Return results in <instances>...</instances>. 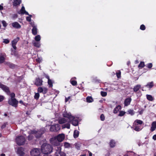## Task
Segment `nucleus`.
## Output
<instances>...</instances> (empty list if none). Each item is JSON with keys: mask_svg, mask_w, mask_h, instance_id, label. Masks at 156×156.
<instances>
[{"mask_svg": "<svg viewBox=\"0 0 156 156\" xmlns=\"http://www.w3.org/2000/svg\"><path fill=\"white\" fill-rule=\"evenodd\" d=\"M79 131L76 130L74 131L73 133V136L74 138H77L79 135Z\"/></svg>", "mask_w": 156, "mask_h": 156, "instance_id": "nucleus-25", "label": "nucleus"}, {"mask_svg": "<svg viewBox=\"0 0 156 156\" xmlns=\"http://www.w3.org/2000/svg\"><path fill=\"white\" fill-rule=\"evenodd\" d=\"M7 65L11 69H14L16 67V65L13 63H7Z\"/></svg>", "mask_w": 156, "mask_h": 156, "instance_id": "nucleus-30", "label": "nucleus"}, {"mask_svg": "<svg viewBox=\"0 0 156 156\" xmlns=\"http://www.w3.org/2000/svg\"><path fill=\"white\" fill-rule=\"evenodd\" d=\"M30 154L32 156H36L40 155V154H41L40 150L39 149L34 148L30 151Z\"/></svg>", "mask_w": 156, "mask_h": 156, "instance_id": "nucleus-5", "label": "nucleus"}, {"mask_svg": "<svg viewBox=\"0 0 156 156\" xmlns=\"http://www.w3.org/2000/svg\"><path fill=\"white\" fill-rule=\"evenodd\" d=\"M44 133V130L43 129H40L38 130L36 134L35 135V137L37 138H39L41 136V135Z\"/></svg>", "mask_w": 156, "mask_h": 156, "instance_id": "nucleus-12", "label": "nucleus"}, {"mask_svg": "<svg viewBox=\"0 0 156 156\" xmlns=\"http://www.w3.org/2000/svg\"><path fill=\"white\" fill-rule=\"evenodd\" d=\"M5 60V58L3 56L0 55V63H3Z\"/></svg>", "mask_w": 156, "mask_h": 156, "instance_id": "nucleus-38", "label": "nucleus"}, {"mask_svg": "<svg viewBox=\"0 0 156 156\" xmlns=\"http://www.w3.org/2000/svg\"><path fill=\"white\" fill-rule=\"evenodd\" d=\"M25 141V138L22 135L17 136L16 139V144L19 146L23 145Z\"/></svg>", "mask_w": 156, "mask_h": 156, "instance_id": "nucleus-2", "label": "nucleus"}, {"mask_svg": "<svg viewBox=\"0 0 156 156\" xmlns=\"http://www.w3.org/2000/svg\"><path fill=\"white\" fill-rule=\"evenodd\" d=\"M70 96H69V97L68 98H66L65 99V102H67L68 101L69 99H70Z\"/></svg>", "mask_w": 156, "mask_h": 156, "instance_id": "nucleus-58", "label": "nucleus"}, {"mask_svg": "<svg viewBox=\"0 0 156 156\" xmlns=\"http://www.w3.org/2000/svg\"><path fill=\"white\" fill-rule=\"evenodd\" d=\"M156 128V122H153L151 124V131L153 132L155 130Z\"/></svg>", "mask_w": 156, "mask_h": 156, "instance_id": "nucleus-20", "label": "nucleus"}, {"mask_svg": "<svg viewBox=\"0 0 156 156\" xmlns=\"http://www.w3.org/2000/svg\"><path fill=\"white\" fill-rule=\"evenodd\" d=\"M37 27H34L32 29V33L33 35H35L37 34Z\"/></svg>", "mask_w": 156, "mask_h": 156, "instance_id": "nucleus-23", "label": "nucleus"}, {"mask_svg": "<svg viewBox=\"0 0 156 156\" xmlns=\"http://www.w3.org/2000/svg\"><path fill=\"white\" fill-rule=\"evenodd\" d=\"M145 66L144 63L143 62H141L138 66V67L139 68H142Z\"/></svg>", "mask_w": 156, "mask_h": 156, "instance_id": "nucleus-34", "label": "nucleus"}, {"mask_svg": "<svg viewBox=\"0 0 156 156\" xmlns=\"http://www.w3.org/2000/svg\"><path fill=\"white\" fill-rule=\"evenodd\" d=\"M131 99L130 98H128L124 101V104L125 106H127L130 104Z\"/></svg>", "mask_w": 156, "mask_h": 156, "instance_id": "nucleus-17", "label": "nucleus"}, {"mask_svg": "<svg viewBox=\"0 0 156 156\" xmlns=\"http://www.w3.org/2000/svg\"><path fill=\"white\" fill-rule=\"evenodd\" d=\"M116 75L118 78H120L121 77V72L120 71H119L116 73Z\"/></svg>", "mask_w": 156, "mask_h": 156, "instance_id": "nucleus-47", "label": "nucleus"}, {"mask_svg": "<svg viewBox=\"0 0 156 156\" xmlns=\"http://www.w3.org/2000/svg\"><path fill=\"white\" fill-rule=\"evenodd\" d=\"M62 116L68 119L69 120L75 118V117L72 116L70 113H68L67 112H64L62 114Z\"/></svg>", "mask_w": 156, "mask_h": 156, "instance_id": "nucleus-6", "label": "nucleus"}, {"mask_svg": "<svg viewBox=\"0 0 156 156\" xmlns=\"http://www.w3.org/2000/svg\"><path fill=\"white\" fill-rule=\"evenodd\" d=\"M58 150H56L55 152V156H66V154L65 153L61 151V148L59 147L58 148Z\"/></svg>", "mask_w": 156, "mask_h": 156, "instance_id": "nucleus-9", "label": "nucleus"}, {"mask_svg": "<svg viewBox=\"0 0 156 156\" xmlns=\"http://www.w3.org/2000/svg\"><path fill=\"white\" fill-rule=\"evenodd\" d=\"M4 97L2 96H0V102H1L3 101L4 99Z\"/></svg>", "mask_w": 156, "mask_h": 156, "instance_id": "nucleus-56", "label": "nucleus"}, {"mask_svg": "<svg viewBox=\"0 0 156 156\" xmlns=\"http://www.w3.org/2000/svg\"><path fill=\"white\" fill-rule=\"evenodd\" d=\"M154 86V83L153 81L148 82L147 84L145 86V87L149 88L150 89L152 88Z\"/></svg>", "mask_w": 156, "mask_h": 156, "instance_id": "nucleus-19", "label": "nucleus"}, {"mask_svg": "<svg viewBox=\"0 0 156 156\" xmlns=\"http://www.w3.org/2000/svg\"><path fill=\"white\" fill-rule=\"evenodd\" d=\"M16 45H12V47L15 50H16L17 48Z\"/></svg>", "mask_w": 156, "mask_h": 156, "instance_id": "nucleus-63", "label": "nucleus"}, {"mask_svg": "<svg viewBox=\"0 0 156 156\" xmlns=\"http://www.w3.org/2000/svg\"><path fill=\"white\" fill-rule=\"evenodd\" d=\"M101 94L102 96L105 97L107 95V93L106 92L101 91Z\"/></svg>", "mask_w": 156, "mask_h": 156, "instance_id": "nucleus-42", "label": "nucleus"}, {"mask_svg": "<svg viewBox=\"0 0 156 156\" xmlns=\"http://www.w3.org/2000/svg\"><path fill=\"white\" fill-rule=\"evenodd\" d=\"M34 46L37 48H39L41 45L40 43L38 41L34 42Z\"/></svg>", "mask_w": 156, "mask_h": 156, "instance_id": "nucleus-35", "label": "nucleus"}, {"mask_svg": "<svg viewBox=\"0 0 156 156\" xmlns=\"http://www.w3.org/2000/svg\"><path fill=\"white\" fill-rule=\"evenodd\" d=\"M20 13L22 14H25L27 15H29V13L27 12L25 10V7L24 6H22L20 10Z\"/></svg>", "mask_w": 156, "mask_h": 156, "instance_id": "nucleus-18", "label": "nucleus"}, {"mask_svg": "<svg viewBox=\"0 0 156 156\" xmlns=\"http://www.w3.org/2000/svg\"><path fill=\"white\" fill-rule=\"evenodd\" d=\"M2 23L3 24V26L4 27H5L7 26V23H6V22L5 21H4V20L2 21Z\"/></svg>", "mask_w": 156, "mask_h": 156, "instance_id": "nucleus-54", "label": "nucleus"}, {"mask_svg": "<svg viewBox=\"0 0 156 156\" xmlns=\"http://www.w3.org/2000/svg\"><path fill=\"white\" fill-rule=\"evenodd\" d=\"M19 103H20V104H21L22 105H25L24 104V103H23V101L22 100H20L19 101Z\"/></svg>", "mask_w": 156, "mask_h": 156, "instance_id": "nucleus-62", "label": "nucleus"}, {"mask_svg": "<svg viewBox=\"0 0 156 156\" xmlns=\"http://www.w3.org/2000/svg\"><path fill=\"white\" fill-rule=\"evenodd\" d=\"M37 91L40 93H42L43 94H45L48 92V90L45 87L43 88L42 87H40L38 88Z\"/></svg>", "mask_w": 156, "mask_h": 156, "instance_id": "nucleus-11", "label": "nucleus"}, {"mask_svg": "<svg viewBox=\"0 0 156 156\" xmlns=\"http://www.w3.org/2000/svg\"><path fill=\"white\" fill-rule=\"evenodd\" d=\"M3 42L5 44H8L9 43V41L8 39H4Z\"/></svg>", "mask_w": 156, "mask_h": 156, "instance_id": "nucleus-49", "label": "nucleus"}, {"mask_svg": "<svg viewBox=\"0 0 156 156\" xmlns=\"http://www.w3.org/2000/svg\"><path fill=\"white\" fill-rule=\"evenodd\" d=\"M34 138L33 136L32 135H29L27 137V139L29 140H31L33 139Z\"/></svg>", "mask_w": 156, "mask_h": 156, "instance_id": "nucleus-48", "label": "nucleus"}, {"mask_svg": "<svg viewBox=\"0 0 156 156\" xmlns=\"http://www.w3.org/2000/svg\"><path fill=\"white\" fill-rule=\"evenodd\" d=\"M9 95H10L11 98H15V94L14 93H12L11 94L10 93V94Z\"/></svg>", "mask_w": 156, "mask_h": 156, "instance_id": "nucleus-50", "label": "nucleus"}, {"mask_svg": "<svg viewBox=\"0 0 156 156\" xmlns=\"http://www.w3.org/2000/svg\"><path fill=\"white\" fill-rule=\"evenodd\" d=\"M0 88H2L8 95L10 94V91L8 87L3 84H0Z\"/></svg>", "mask_w": 156, "mask_h": 156, "instance_id": "nucleus-7", "label": "nucleus"}, {"mask_svg": "<svg viewBox=\"0 0 156 156\" xmlns=\"http://www.w3.org/2000/svg\"><path fill=\"white\" fill-rule=\"evenodd\" d=\"M67 120L65 118H62L58 120V123L60 124H63L66 123Z\"/></svg>", "mask_w": 156, "mask_h": 156, "instance_id": "nucleus-24", "label": "nucleus"}, {"mask_svg": "<svg viewBox=\"0 0 156 156\" xmlns=\"http://www.w3.org/2000/svg\"><path fill=\"white\" fill-rule=\"evenodd\" d=\"M48 84L49 85L50 87H52L53 86L52 83L51 79L48 80Z\"/></svg>", "mask_w": 156, "mask_h": 156, "instance_id": "nucleus-45", "label": "nucleus"}, {"mask_svg": "<svg viewBox=\"0 0 156 156\" xmlns=\"http://www.w3.org/2000/svg\"><path fill=\"white\" fill-rule=\"evenodd\" d=\"M41 150L44 155L48 154L52 151L53 148L50 144H44L41 146Z\"/></svg>", "mask_w": 156, "mask_h": 156, "instance_id": "nucleus-1", "label": "nucleus"}, {"mask_svg": "<svg viewBox=\"0 0 156 156\" xmlns=\"http://www.w3.org/2000/svg\"><path fill=\"white\" fill-rule=\"evenodd\" d=\"M13 7H16L21 3V0H13Z\"/></svg>", "mask_w": 156, "mask_h": 156, "instance_id": "nucleus-14", "label": "nucleus"}, {"mask_svg": "<svg viewBox=\"0 0 156 156\" xmlns=\"http://www.w3.org/2000/svg\"><path fill=\"white\" fill-rule=\"evenodd\" d=\"M20 39L19 37H17L16 38L14 39L12 41V45H16L18 41Z\"/></svg>", "mask_w": 156, "mask_h": 156, "instance_id": "nucleus-26", "label": "nucleus"}, {"mask_svg": "<svg viewBox=\"0 0 156 156\" xmlns=\"http://www.w3.org/2000/svg\"><path fill=\"white\" fill-rule=\"evenodd\" d=\"M24 148L22 147H19L17 151V154L20 156H23L25 153L24 152Z\"/></svg>", "mask_w": 156, "mask_h": 156, "instance_id": "nucleus-10", "label": "nucleus"}, {"mask_svg": "<svg viewBox=\"0 0 156 156\" xmlns=\"http://www.w3.org/2000/svg\"><path fill=\"white\" fill-rule=\"evenodd\" d=\"M152 63H150L147 64V67L149 69H151L152 67Z\"/></svg>", "mask_w": 156, "mask_h": 156, "instance_id": "nucleus-53", "label": "nucleus"}, {"mask_svg": "<svg viewBox=\"0 0 156 156\" xmlns=\"http://www.w3.org/2000/svg\"><path fill=\"white\" fill-rule=\"evenodd\" d=\"M30 24H31V26L33 27H33H36V26H35L34 25V23H30Z\"/></svg>", "mask_w": 156, "mask_h": 156, "instance_id": "nucleus-61", "label": "nucleus"}, {"mask_svg": "<svg viewBox=\"0 0 156 156\" xmlns=\"http://www.w3.org/2000/svg\"><path fill=\"white\" fill-rule=\"evenodd\" d=\"M64 146L65 148H69L70 146V145L69 143L65 142L64 143Z\"/></svg>", "mask_w": 156, "mask_h": 156, "instance_id": "nucleus-39", "label": "nucleus"}, {"mask_svg": "<svg viewBox=\"0 0 156 156\" xmlns=\"http://www.w3.org/2000/svg\"><path fill=\"white\" fill-rule=\"evenodd\" d=\"M65 138V135L64 134H59L56 136V139L59 142L62 141Z\"/></svg>", "mask_w": 156, "mask_h": 156, "instance_id": "nucleus-13", "label": "nucleus"}, {"mask_svg": "<svg viewBox=\"0 0 156 156\" xmlns=\"http://www.w3.org/2000/svg\"><path fill=\"white\" fill-rule=\"evenodd\" d=\"M133 129L136 131H139L141 130V129L137 126H136L133 128Z\"/></svg>", "mask_w": 156, "mask_h": 156, "instance_id": "nucleus-40", "label": "nucleus"}, {"mask_svg": "<svg viewBox=\"0 0 156 156\" xmlns=\"http://www.w3.org/2000/svg\"><path fill=\"white\" fill-rule=\"evenodd\" d=\"M87 101L88 103H90L93 101V99L91 96H88L86 98Z\"/></svg>", "mask_w": 156, "mask_h": 156, "instance_id": "nucleus-31", "label": "nucleus"}, {"mask_svg": "<svg viewBox=\"0 0 156 156\" xmlns=\"http://www.w3.org/2000/svg\"><path fill=\"white\" fill-rule=\"evenodd\" d=\"M60 129V125L58 124H55L54 125H51L50 130L52 132H56L58 131Z\"/></svg>", "mask_w": 156, "mask_h": 156, "instance_id": "nucleus-4", "label": "nucleus"}, {"mask_svg": "<svg viewBox=\"0 0 156 156\" xmlns=\"http://www.w3.org/2000/svg\"><path fill=\"white\" fill-rule=\"evenodd\" d=\"M43 80L42 79L39 77L35 79L34 84L37 86H40L42 85Z\"/></svg>", "mask_w": 156, "mask_h": 156, "instance_id": "nucleus-8", "label": "nucleus"}, {"mask_svg": "<svg viewBox=\"0 0 156 156\" xmlns=\"http://www.w3.org/2000/svg\"><path fill=\"white\" fill-rule=\"evenodd\" d=\"M73 78L76 79V78L74 77ZM73 78H72L70 80V83L73 86H76L77 84V81L76 80H73Z\"/></svg>", "mask_w": 156, "mask_h": 156, "instance_id": "nucleus-29", "label": "nucleus"}, {"mask_svg": "<svg viewBox=\"0 0 156 156\" xmlns=\"http://www.w3.org/2000/svg\"><path fill=\"white\" fill-rule=\"evenodd\" d=\"M62 129L67 128L68 129H69L70 128V124L69 123H66L63 125L62 126Z\"/></svg>", "mask_w": 156, "mask_h": 156, "instance_id": "nucleus-27", "label": "nucleus"}, {"mask_svg": "<svg viewBox=\"0 0 156 156\" xmlns=\"http://www.w3.org/2000/svg\"><path fill=\"white\" fill-rule=\"evenodd\" d=\"M144 110L143 109H141L140 111L139 112V114L141 115L143 114Z\"/></svg>", "mask_w": 156, "mask_h": 156, "instance_id": "nucleus-60", "label": "nucleus"}, {"mask_svg": "<svg viewBox=\"0 0 156 156\" xmlns=\"http://www.w3.org/2000/svg\"><path fill=\"white\" fill-rule=\"evenodd\" d=\"M126 112H125L121 111L119 112V113L118 115L119 116H123L125 114Z\"/></svg>", "mask_w": 156, "mask_h": 156, "instance_id": "nucleus-41", "label": "nucleus"}, {"mask_svg": "<svg viewBox=\"0 0 156 156\" xmlns=\"http://www.w3.org/2000/svg\"><path fill=\"white\" fill-rule=\"evenodd\" d=\"M135 121L136 122V123L139 124L141 125L143 123V121L141 120L137 119Z\"/></svg>", "mask_w": 156, "mask_h": 156, "instance_id": "nucleus-51", "label": "nucleus"}, {"mask_svg": "<svg viewBox=\"0 0 156 156\" xmlns=\"http://www.w3.org/2000/svg\"><path fill=\"white\" fill-rule=\"evenodd\" d=\"M141 87V85L140 84H137L133 88V91L136 92L138 91Z\"/></svg>", "mask_w": 156, "mask_h": 156, "instance_id": "nucleus-22", "label": "nucleus"}, {"mask_svg": "<svg viewBox=\"0 0 156 156\" xmlns=\"http://www.w3.org/2000/svg\"><path fill=\"white\" fill-rule=\"evenodd\" d=\"M100 119L102 121H104L105 119V116L103 114H101L100 116Z\"/></svg>", "mask_w": 156, "mask_h": 156, "instance_id": "nucleus-43", "label": "nucleus"}, {"mask_svg": "<svg viewBox=\"0 0 156 156\" xmlns=\"http://www.w3.org/2000/svg\"><path fill=\"white\" fill-rule=\"evenodd\" d=\"M37 131L36 130H34L31 131V133L32 134H34L35 135H36L37 133Z\"/></svg>", "mask_w": 156, "mask_h": 156, "instance_id": "nucleus-59", "label": "nucleus"}, {"mask_svg": "<svg viewBox=\"0 0 156 156\" xmlns=\"http://www.w3.org/2000/svg\"><path fill=\"white\" fill-rule=\"evenodd\" d=\"M109 145L111 148L114 147L116 145V142L114 140H111L109 142Z\"/></svg>", "mask_w": 156, "mask_h": 156, "instance_id": "nucleus-21", "label": "nucleus"}, {"mask_svg": "<svg viewBox=\"0 0 156 156\" xmlns=\"http://www.w3.org/2000/svg\"><path fill=\"white\" fill-rule=\"evenodd\" d=\"M35 40L36 41H39L41 40V36L40 35H37L35 37Z\"/></svg>", "mask_w": 156, "mask_h": 156, "instance_id": "nucleus-36", "label": "nucleus"}, {"mask_svg": "<svg viewBox=\"0 0 156 156\" xmlns=\"http://www.w3.org/2000/svg\"><path fill=\"white\" fill-rule=\"evenodd\" d=\"M12 25L13 27L16 28L20 29L21 27V25L17 22H16L12 23Z\"/></svg>", "mask_w": 156, "mask_h": 156, "instance_id": "nucleus-16", "label": "nucleus"}, {"mask_svg": "<svg viewBox=\"0 0 156 156\" xmlns=\"http://www.w3.org/2000/svg\"><path fill=\"white\" fill-rule=\"evenodd\" d=\"M8 103L9 105L15 107H16L18 106V101L16 98H10L9 99Z\"/></svg>", "mask_w": 156, "mask_h": 156, "instance_id": "nucleus-3", "label": "nucleus"}, {"mask_svg": "<svg viewBox=\"0 0 156 156\" xmlns=\"http://www.w3.org/2000/svg\"><path fill=\"white\" fill-rule=\"evenodd\" d=\"M69 121L71 122V123L74 126H76L78 125L79 121L77 119H75V118L73 119L70 120Z\"/></svg>", "mask_w": 156, "mask_h": 156, "instance_id": "nucleus-15", "label": "nucleus"}, {"mask_svg": "<svg viewBox=\"0 0 156 156\" xmlns=\"http://www.w3.org/2000/svg\"><path fill=\"white\" fill-rule=\"evenodd\" d=\"M140 29L142 30H145L146 29V27L145 25L144 24H142L140 25Z\"/></svg>", "mask_w": 156, "mask_h": 156, "instance_id": "nucleus-46", "label": "nucleus"}, {"mask_svg": "<svg viewBox=\"0 0 156 156\" xmlns=\"http://www.w3.org/2000/svg\"><path fill=\"white\" fill-rule=\"evenodd\" d=\"M128 114H130L131 115H133L134 114L135 112L133 109H130L128 111Z\"/></svg>", "mask_w": 156, "mask_h": 156, "instance_id": "nucleus-33", "label": "nucleus"}, {"mask_svg": "<svg viewBox=\"0 0 156 156\" xmlns=\"http://www.w3.org/2000/svg\"><path fill=\"white\" fill-rule=\"evenodd\" d=\"M152 138L154 140H156V134H155L153 136Z\"/></svg>", "mask_w": 156, "mask_h": 156, "instance_id": "nucleus-64", "label": "nucleus"}, {"mask_svg": "<svg viewBox=\"0 0 156 156\" xmlns=\"http://www.w3.org/2000/svg\"><path fill=\"white\" fill-rule=\"evenodd\" d=\"M36 61L38 63H40L41 61V59L40 58H38L36 59Z\"/></svg>", "mask_w": 156, "mask_h": 156, "instance_id": "nucleus-57", "label": "nucleus"}, {"mask_svg": "<svg viewBox=\"0 0 156 156\" xmlns=\"http://www.w3.org/2000/svg\"><path fill=\"white\" fill-rule=\"evenodd\" d=\"M8 124L7 122H5L4 123L3 125H2L1 126V128L2 129H3L5 128L6 127V126Z\"/></svg>", "mask_w": 156, "mask_h": 156, "instance_id": "nucleus-52", "label": "nucleus"}, {"mask_svg": "<svg viewBox=\"0 0 156 156\" xmlns=\"http://www.w3.org/2000/svg\"><path fill=\"white\" fill-rule=\"evenodd\" d=\"M120 108H121V106L119 105L116 106L114 109L113 110V112L115 114H116V113H117L118 111H119V109H120Z\"/></svg>", "mask_w": 156, "mask_h": 156, "instance_id": "nucleus-28", "label": "nucleus"}, {"mask_svg": "<svg viewBox=\"0 0 156 156\" xmlns=\"http://www.w3.org/2000/svg\"><path fill=\"white\" fill-rule=\"evenodd\" d=\"M18 17V15L17 14H14L12 16V18L13 19H16Z\"/></svg>", "mask_w": 156, "mask_h": 156, "instance_id": "nucleus-55", "label": "nucleus"}, {"mask_svg": "<svg viewBox=\"0 0 156 156\" xmlns=\"http://www.w3.org/2000/svg\"><path fill=\"white\" fill-rule=\"evenodd\" d=\"M29 16H27L26 17V20L29 22H30L31 21V17H32V15H29Z\"/></svg>", "mask_w": 156, "mask_h": 156, "instance_id": "nucleus-44", "label": "nucleus"}, {"mask_svg": "<svg viewBox=\"0 0 156 156\" xmlns=\"http://www.w3.org/2000/svg\"><path fill=\"white\" fill-rule=\"evenodd\" d=\"M40 94L38 93H36L34 96V98L35 99L37 100L39 98Z\"/></svg>", "mask_w": 156, "mask_h": 156, "instance_id": "nucleus-37", "label": "nucleus"}, {"mask_svg": "<svg viewBox=\"0 0 156 156\" xmlns=\"http://www.w3.org/2000/svg\"><path fill=\"white\" fill-rule=\"evenodd\" d=\"M147 98V99L151 101H152L153 100L154 98L151 95H146Z\"/></svg>", "mask_w": 156, "mask_h": 156, "instance_id": "nucleus-32", "label": "nucleus"}]
</instances>
